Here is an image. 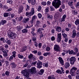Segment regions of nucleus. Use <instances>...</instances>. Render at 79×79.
Returning <instances> with one entry per match:
<instances>
[{
  "label": "nucleus",
  "instance_id": "38",
  "mask_svg": "<svg viewBox=\"0 0 79 79\" xmlns=\"http://www.w3.org/2000/svg\"><path fill=\"white\" fill-rule=\"evenodd\" d=\"M62 35L63 36L64 38H67L68 37V36L67 35V34L65 33H63L62 34Z\"/></svg>",
  "mask_w": 79,
  "mask_h": 79
},
{
  "label": "nucleus",
  "instance_id": "52",
  "mask_svg": "<svg viewBox=\"0 0 79 79\" xmlns=\"http://www.w3.org/2000/svg\"><path fill=\"white\" fill-rule=\"evenodd\" d=\"M76 35V33H73L71 37L72 38H74Z\"/></svg>",
  "mask_w": 79,
  "mask_h": 79
},
{
  "label": "nucleus",
  "instance_id": "16",
  "mask_svg": "<svg viewBox=\"0 0 79 79\" xmlns=\"http://www.w3.org/2000/svg\"><path fill=\"white\" fill-rule=\"evenodd\" d=\"M66 18V15H63L62 16V18L61 19V20H60V22H61V23H62L63 21H65V18Z\"/></svg>",
  "mask_w": 79,
  "mask_h": 79
},
{
  "label": "nucleus",
  "instance_id": "30",
  "mask_svg": "<svg viewBox=\"0 0 79 79\" xmlns=\"http://www.w3.org/2000/svg\"><path fill=\"white\" fill-rule=\"evenodd\" d=\"M12 53V56L14 58H15L16 57V54L17 53L15 51H13Z\"/></svg>",
  "mask_w": 79,
  "mask_h": 79
},
{
  "label": "nucleus",
  "instance_id": "55",
  "mask_svg": "<svg viewBox=\"0 0 79 79\" xmlns=\"http://www.w3.org/2000/svg\"><path fill=\"white\" fill-rule=\"evenodd\" d=\"M8 52H6V53H4V54H3V56L4 57H6L8 56Z\"/></svg>",
  "mask_w": 79,
  "mask_h": 79
},
{
  "label": "nucleus",
  "instance_id": "33",
  "mask_svg": "<svg viewBox=\"0 0 79 79\" xmlns=\"http://www.w3.org/2000/svg\"><path fill=\"white\" fill-rule=\"evenodd\" d=\"M27 49V47L26 46H25L23 47L22 48V52H24V51H26Z\"/></svg>",
  "mask_w": 79,
  "mask_h": 79
},
{
  "label": "nucleus",
  "instance_id": "5",
  "mask_svg": "<svg viewBox=\"0 0 79 79\" xmlns=\"http://www.w3.org/2000/svg\"><path fill=\"white\" fill-rule=\"evenodd\" d=\"M60 45L56 44L54 46V50L55 52H58L60 51Z\"/></svg>",
  "mask_w": 79,
  "mask_h": 79
},
{
  "label": "nucleus",
  "instance_id": "49",
  "mask_svg": "<svg viewBox=\"0 0 79 79\" xmlns=\"http://www.w3.org/2000/svg\"><path fill=\"white\" fill-rule=\"evenodd\" d=\"M34 45L36 48L37 47H38V43L37 42L34 43Z\"/></svg>",
  "mask_w": 79,
  "mask_h": 79
},
{
  "label": "nucleus",
  "instance_id": "18",
  "mask_svg": "<svg viewBox=\"0 0 79 79\" xmlns=\"http://www.w3.org/2000/svg\"><path fill=\"white\" fill-rule=\"evenodd\" d=\"M10 65L11 66L12 68L15 69L16 67V65L14 62L10 64Z\"/></svg>",
  "mask_w": 79,
  "mask_h": 79
},
{
  "label": "nucleus",
  "instance_id": "22",
  "mask_svg": "<svg viewBox=\"0 0 79 79\" xmlns=\"http://www.w3.org/2000/svg\"><path fill=\"white\" fill-rule=\"evenodd\" d=\"M29 19L28 18H24L23 21V23H26L27 21H29Z\"/></svg>",
  "mask_w": 79,
  "mask_h": 79
},
{
  "label": "nucleus",
  "instance_id": "61",
  "mask_svg": "<svg viewBox=\"0 0 79 79\" xmlns=\"http://www.w3.org/2000/svg\"><path fill=\"white\" fill-rule=\"evenodd\" d=\"M37 19V17H36V16H33L32 19L34 20V19Z\"/></svg>",
  "mask_w": 79,
  "mask_h": 79
},
{
  "label": "nucleus",
  "instance_id": "4",
  "mask_svg": "<svg viewBox=\"0 0 79 79\" xmlns=\"http://www.w3.org/2000/svg\"><path fill=\"white\" fill-rule=\"evenodd\" d=\"M76 59L74 57H72L70 59V63L71 65H74L76 62Z\"/></svg>",
  "mask_w": 79,
  "mask_h": 79
},
{
  "label": "nucleus",
  "instance_id": "26",
  "mask_svg": "<svg viewBox=\"0 0 79 79\" xmlns=\"http://www.w3.org/2000/svg\"><path fill=\"white\" fill-rule=\"evenodd\" d=\"M44 69H41L39 72V74L40 75H42L44 74Z\"/></svg>",
  "mask_w": 79,
  "mask_h": 79
},
{
  "label": "nucleus",
  "instance_id": "59",
  "mask_svg": "<svg viewBox=\"0 0 79 79\" xmlns=\"http://www.w3.org/2000/svg\"><path fill=\"white\" fill-rule=\"evenodd\" d=\"M61 69L62 71V73H63L64 74V70L63 69V68L62 67H61L60 68Z\"/></svg>",
  "mask_w": 79,
  "mask_h": 79
},
{
  "label": "nucleus",
  "instance_id": "14",
  "mask_svg": "<svg viewBox=\"0 0 79 79\" xmlns=\"http://www.w3.org/2000/svg\"><path fill=\"white\" fill-rule=\"evenodd\" d=\"M23 6H21L19 7L18 9V13L19 14L23 12Z\"/></svg>",
  "mask_w": 79,
  "mask_h": 79
},
{
  "label": "nucleus",
  "instance_id": "6",
  "mask_svg": "<svg viewBox=\"0 0 79 79\" xmlns=\"http://www.w3.org/2000/svg\"><path fill=\"white\" fill-rule=\"evenodd\" d=\"M37 69L35 67H31V73L32 74H35L36 73V72H37Z\"/></svg>",
  "mask_w": 79,
  "mask_h": 79
},
{
  "label": "nucleus",
  "instance_id": "3",
  "mask_svg": "<svg viewBox=\"0 0 79 79\" xmlns=\"http://www.w3.org/2000/svg\"><path fill=\"white\" fill-rule=\"evenodd\" d=\"M9 37L10 39L14 40L16 37V34L13 33V32H11L9 34Z\"/></svg>",
  "mask_w": 79,
  "mask_h": 79
},
{
  "label": "nucleus",
  "instance_id": "2",
  "mask_svg": "<svg viewBox=\"0 0 79 79\" xmlns=\"http://www.w3.org/2000/svg\"><path fill=\"white\" fill-rule=\"evenodd\" d=\"M22 74H23V76L25 77H28L29 75V73L27 72V69H25L22 71Z\"/></svg>",
  "mask_w": 79,
  "mask_h": 79
},
{
  "label": "nucleus",
  "instance_id": "36",
  "mask_svg": "<svg viewBox=\"0 0 79 79\" xmlns=\"http://www.w3.org/2000/svg\"><path fill=\"white\" fill-rule=\"evenodd\" d=\"M53 17L52 15H48L47 16V18L48 19H52L53 18Z\"/></svg>",
  "mask_w": 79,
  "mask_h": 79
},
{
  "label": "nucleus",
  "instance_id": "50",
  "mask_svg": "<svg viewBox=\"0 0 79 79\" xmlns=\"http://www.w3.org/2000/svg\"><path fill=\"white\" fill-rule=\"evenodd\" d=\"M13 56H10L9 58V61H11L13 59Z\"/></svg>",
  "mask_w": 79,
  "mask_h": 79
},
{
  "label": "nucleus",
  "instance_id": "53",
  "mask_svg": "<svg viewBox=\"0 0 79 79\" xmlns=\"http://www.w3.org/2000/svg\"><path fill=\"white\" fill-rule=\"evenodd\" d=\"M12 23L14 24H16V19H12Z\"/></svg>",
  "mask_w": 79,
  "mask_h": 79
},
{
  "label": "nucleus",
  "instance_id": "63",
  "mask_svg": "<svg viewBox=\"0 0 79 79\" xmlns=\"http://www.w3.org/2000/svg\"><path fill=\"white\" fill-rule=\"evenodd\" d=\"M37 53L38 56H40V55H42V52L40 51L38 52Z\"/></svg>",
  "mask_w": 79,
  "mask_h": 79
},
{
  "label": "nucleus",
  "instance_id": "45",
  "mask_svg": "<svg viewBox=\"0 0 79 79\" xmlns=\"http://www.w3.org/2000/svg\"><path fill=\"white\" fill-rule=\"evenodd\" d=\"M73 13L74 15H77L78 12L76 10H73Z\"/></svg>",
  "mask_w": 79,
  "mask_h": 79
},
{
  "label": "nucleus",
  "instance_id": "15",
  "mask_svg": "<svg viewBox=\"0 0 79 79\" xmlns=\"http://www.w3.org/2000/svg\"><path fill=\"white\" fill-rule=\"evenodd\" d=\"M35 12L34 11V8H32L31 10V11L29 12V16H32V15H33Z\"/></svg>",
  "mask_w": 79,
  "mask_h": 79
},
{
  "label": "nucleus",
  "instance_id": "54",
  "mask_svg": "<svg viewBox=\"0 0 79 79\" xmlns=\"http://www.w3.org/2000/svg\"><path fill=\"white\" fill-rule=\"evenodd\" d=\"M50 9L51 11H55V9L53 8V7L52 6L50 7Z\"/></svg>",
  "mask_w": 79,
  "mask_h": 79
},
{
  "label": "nucleus",
  "instance_id": "23",
  "mask_svg": "<svg viewBox=\"0 0 79 79\" xmlns=\"http://www.w3.org/2000/svg\"><path fill=\"white\" fill-rule=\"evenodd\" d=\"M70 66V64H69V62H66L65 63L64 66L66 69H67V68H69Z\"/></svg>",
  "mask_w": 79,
  "mask_h": 79
},
{
  "label": "nucleus",
  "instance_id": "10",
  "mask_svg": "<svg viewBox=\"0 0 79 79\" xmlns=\"http://www.w3.org/2000/svg\"><path fill=\"white\" fill-rule=\"evenodd\" d=\"M73 1L71 2H70V1H69L68 3V5L70 6L71 8H72L73 10H74L75 8H74V7L73 6Z\"/></svg>",
  "mask_w": 79,
  "mask_h": 79
},
{
  "label": "nucleus",
  "instance_id": "56",
  "mask_svg": "<svg viewBox=\"0 0 79 79\" xmlns=\"http://www.w3.org/2000/svg\"><path fill=\"white\" fill-rule=\"evenodd\" d=\"M23 17L20 16L19 18V21H21V20L23 19Z\"/></svg>",
  "mask_w": 79,
  "mask_h": 79
},
{
  "label": "nucleus",
  "instance_id": "41",
  "mask_svg": "<svg viewBox=\"0 0 79 79\" xmlns=\"http://www.w3.org/2000/svg\"><path fill=\"white\" fill-rule=\"evenodd\" d=\"M5 74H6L7 76H9L10 75V72L8 71H6L5 72Z\"/></svg>",
  "mask_w": 79,
  "mask_h": 79
},
{
  "label": "nucleus",
  "instance_id": "11",
  "mask_svg": "<svg viewBox=\"0 0 79 79\" xmlns=\"http://www.w3.org/2000/svg\"><path fill=\"white\" fill-rule=\"evenodd\" d=\"M58 59L59 60V61H60V64H62V65H64V60H63V58L62 57H59Z\"/></svg>",
  "mask_w": 79,
  "mask_h": 79
},
{
  "label": "nucleus",
  "instance_id": "60",
  "mask_svg": "<svg viewBox=\"0 0 79 79\" xmlns=\"http://www.w3.org/2000/svg\"><path fill=\"white\" fill-rule=\"evenodd\" d=\"M42 47V43H40L38 44V47L40 48Z\"/></svg>",
  "mask_w": 79,
  "mask_h": 79
},
{
  "label": "nucleus",
  "instance_id": "47",
  "mask_svg": "<svg viewBox=\"0 0 79 79\" xmlns=\"http://www.w3.org/2000/svg\"><path fill=\"white\" fill-rule=\"evenodd\" d=\"M41 4L43 5V6H45L47 5V3L46 2H43L41 3Z\"/></svg>",
  "mask_w": 79,
  "mask_h": 79
},
{
  "label": "nucleus",
  "instance_id": "40",
  "mask_svg": "<svg viewBox=\"0 0 79 79\" xmlns=\"http://www.w3.org/2000/svg\"><path fill=\"white\" fill-rule=\"evenodd\" d=\"M56 73H58V74H62V72L60 69H58L57 70V71H56Z\"/></svg>",
  "mask_w": 79,
  "mask_h": 79
},
{
  "label": "nucleus",
  "instance_id": "48",
  "mask_svg": "<svg viewBox=\"0 0 79 79\" xmlns=\"http://www.w3.org/2000/svg\"><path fill=\"white\" fill-rule=\"evenodd\" d=\"M31 34H33V33H34V32L35 31V29L34 28H32L31 29Z\"/></svg>",
  "mask_w": 79,
  "mask_h": 79
},
{
  "label": "nucleus",
  "instance_id": "1",
  "mask_svg": "<svg viewBox=\"0 0 79 79\" xmlns=\"http://www.w3.org/2000/svg\"><path fill=\"white\" fill-rule=\"evenodd\" d=\"M52 5L55 8H58L61 5V1L60 0H54L52 2Z\"/></svg>",
  "mask_w": 79,
  "mask_h": 79
},
{
  "label": "nucleus",
  "instance_id": "13",
  "mask_svg": "<svg viewBox=\"0 0 79 79\" xmlns=\"http://www.w3.org/2000/svg\"><path fill=\"white\" fill-rule=\"evenodd\" d=\"M56 31L57 32H60L61 31V27L60 26H57L56 27Z\"/></svg>",
  "mask_w": 79,
  "mask_h": 79
},
{
  "label": "nucleus",
  "instance_id": "31",
  "mask_svg": "<svg viewBox=\"0 0 79 79\" xmlns=\"http://www.w3.org/2000/svg\"><path fill=\"white\" fill-rule=\"evenodd\" d=\"M51 55V54L50 52H47L44 53L43 54V55L44 56H47L48 55Z\"/></svg>",
  "mask_w": 79,
  "mask_h": 79
},
{
  "label": "nucleus",
  "instance_id": "21",
  "mask_svg": "<svg viewBox=\"0 0 79 79\" xmlns=\"http://www.w3.org/2000/svg\"><path fill=\"white\" fill-rule=\"evenodd\" d=\"M68 52L69 55H76V52L73 51V50H71V51L70 50H69Z\"/></svg>",
  "mask_w": 79,
  "mask_h": 79
},
{
  "label": "nucleus",
  "instance_id": "37",
  "mask_svg": "<svg viewBox=\"0 0 79 79\" xmlns=\"http://www.w3.org/2000/svg\"><path fill=\"white\" fill-rule=\"evenodd\" d=\"M32 40L33 41L34 43L35 42H36L37 41L36 40V37H33L32 38Z\"/></svg>",
  "mask_w": 79,
  "mask_h": 79
},
{
  "label": "nucleus",
  "instance_id": "58",
  "mask_svg": "<svg viewBox=\"0 0 79 79\" xmlns=\"http://www.w3.org/2000/svg\"><path fill=\"white\" fill-rule=\"evenodd\" d=\"M38 16L39 17V18H40H40H42V15L40 13H39L38 15Z\"/></svg>",
  "mask_w": 79,
  "mask_h": 79
},
{
  "label": "nucleus",
  "instance_id": "64",
  "mask_svg": "<svg viewBox=\"0 0 79 79\" xmlns=\"http://www.w3.org/2000/svg\"><path fill=\"white\" fill-rule=\"evenodd\" d=\"M64 39V42H68V37L65 38Z\"/></svg>",
  "mask_w": 79,
  "mask_h": 79
},
{
  "label": "nucleus",
  "instance_id": "17",
  "mask_svg": "<svg viewBox=\"0 0 79 79\" xmlns=\"http://www.w3.org/2000/svg\"><path fill=\"white\" fill-rule=\"evenodd\" d=\"M1 50L2 51V52L4 53H8L9 50L8 49H4L3 48H2L1 49Z\"/></svg>",
  "mask_w": 79,
  "mask_h": 79
},
{
  "label": "nucleus",
  "instance_id": "62",
  "mask_svg": "<svg viewBox=\"0 0 79 79\" xmlns=\"http://www.w3.org/2000/svg\"><path fill=\"white\" fill-rule=\"evenodd\" d=\"M51 39L53 41L54 40H55V37L53 36L51 37Z\"/></svg>",
  "mask_w": 79,
  "mask_h": 79
},
{
  "label": "nucleus",
  "instance_id": "28",
  "mask_svg": "<svg viewBox=\"0 0 79 79\" xmlns=\"http://www.w3.org/2000/svg\"><path fill=\"white\" fill-rule=\"evenodd\" d=\"M10 15V13H5L3 14V16L5 17H8Z\"/></svg>",
  "mask_w": 79,
  "mask_h": 79
},
{
  "label": "nucleus",
  "instance_id": "43",
  "mask_svg": "<svg viewBox=\"0 0 79 79\" xmlns=\"http://www.w3.org/2000/svg\"><path fill=\"white\" fill-rule=\"evenodd\" d=\"M31 4L33 5H34L35 4V0H32L31 1Z\"/></svg>",
  "mask_w": 79,
  "mask_h": 79
},
{
  "label": "nucleus",
  "instance_id": "29",
  "mask_svg": "<svg viewBox=\"0 0 79 79\" xmlns=\"http://www.w3.org/2000/svg\"><path fill=\"white\" fill-rule=\"evenodd\" d=\"M18 56L19 58H20V59H23V58H24V56L22 54H18Z\"/></svg>",
  "mask_w": 79,
  "mask_h": 79
},
{
  "label": "nucleus",
  "instance_id": "34",
  "mask_svg": "<svg viewBox=\"0 0 79 79\" xmlns=\"http://www.w3.org/2000/svg\"><path fill=\"white\" fill-rule=\"evenodd\" d=\"M28 30L27 29H24L23 30H22V31L23 33H26V32H27V31Z\"/></svg>",
  "mask_w": 79,
  "mask_h": 79
},
{
  "label": "nucleus",
  "instance_id": "9",
  "mask_svg": "<svg viewBox=\"0 0 79 79\" xmlns=\"http://www.w3.org/2000/svg\"><path fill=\"white\" fill-rule=\"evenodd\" d=\"M60 14L58 12H56L55 14V15H54V19L56 20H58L60 18Z\"/></svg>",
  "mask_w": 79,
  "mask_h": 79
},
{
  "label": "nucleus",
  "instance_id": "8",
  "mask_svg": "<svg viewBox=\"0 0 79 79\" xmlns=\"http://www.w3.org/2000/svg\"><path fill=\"white\" fill-rule=\"evenodd\" d=\"M37 67L38 68H42V62H41L40 60H38V62L37 63Z\"/></svg>",
  "mask_w": 79,
  "mask_h": 79
},
{
  "label": "nucleus",
  "instance_id": "7",
  "mask_svg": "<svg viewBox=\"0 0 79 79\" xmlns=\"http://www.w3.org/2000/svg\"><path fill=\"white\" fill-rule=\"evenodd\" d=\"M57 41L58 42H60L61 40V34L58 33L57 34Z\"/></svg>",
  "mask_w": 79,
  "mask_h": 79
},
{
  "label": "nucleus",
  "instance_id": "27",
  "mask_svg": "<svg viewBox=\"0 0 79 79\" xmlns=\"http://www.w3.org/2000/svg\"><path fill=\"white\" fill-rule=\"evenodd\" d=\"M77 68L74 66L72 67L70 70L71 71H77Z\"/></svg>",
  "mask_w": 79,
  "mask_h": 79
},
{
  "label": "nucleus",
  "instance_id": "19",
  "mask_svg": "<svg viewBox=\"0 0 79 79\" xmlns=\"http://www.w3.org/2000/svg\"><path fill=\"white\" fill-rule=\"evenodd\" d=\"M28 58L29 59H33L34 60H35V58L34 57V56L32 54H31L29 56H28Z\"/></svg>",
  "mask_w": 79,
  "mask_h": 79
},
{
  "label": "nucleus",
  "instance_id": "51",
  "mask_svg": "<svg viewBox=\"0 0 79 79\" xmlns=\"http://www.w3.org/2000/svg\"><path fill=\"white\" fill-rule=\"evenodd\" d=\"M29 8H30V7L28 5H27V8L26 9V11H28V10H29Z\"/></svg>",
  "mask_w": 79,
  "mask_h": 79
},
{
  "label": "nucleus",
  "instance_id": "25",
  "mask_svg": "<svg viewBox=\"0 0 79 79\" xmlns=\"http://www.w3.org/2000/svg\"><path fill=\"white\" fill-rule=\"evenodd\" d=\"M5 42L6 43L8 44V45H10V44H11V41H10V40L8 39L6 40Z\"/></svg>",
  "mask_w": 79,
  "mask_h": 79
},
{
  "label": "nucleus",
  "instance_id": "44",
  "mask_svg": "<svg viewBox=\"0 0 79 79\" xmlns=\"http://www.w3.org/2000/svg\"><path fill=\"white\" fill-rule=\"evenodd\" d=\"M46 50L47 52H49L50 50V48L49 47H47Z\"/></svg>",
  "mask_w": 79,
  "mask_h": 79
},
{
  "label": "nucleus",
  "instance_id": "35",
  "mask_svg": "<svg viewBox=\"0 0 79 79\" xmlns=\"http://www.w3.org/2000/svg\"><path fill=\"white\" fill-rule=\"evenodd\" d=\"M68 51H64V52H62V56H64L65 55V54H68Z\"/></svg>",
  "mask_w": 79,
  "mask_h": 79
},
{
  "label": "nucleus",
  "instance_id": "20",
  "mask_svg": "<svg viewBox=\"0 0 79 79\" xmlns=\"http://www.w3.org/2000/svg\"><path fill=\"white\" fill-rule=\"evenodd\" d=\"M70 74L72 76H75L76 74V72L74 71L71 70L70 71Z\"/></svg>",
  "mask_w": 79,
  "mask_h": 79
},
{
  "label": "nucleus",
  "instance_id": "57",
  "mask_svg": "<svg viewBox=\"0 0 79 79\" xmlns=\"http://www.w3.org/2000/svg\"><path fill=\"white\" fill-rule=\"evenodd\" d=\"M46 12H48L49 11V8L48 7H47L45 9Z\"/></svg>",
  "mask_w": 79,
  "mask_h": 79
},
{
  "label": "nucleus",
  "instance_id": "24",
  "mask_svg": "<svg viewBox=\"0 0 79 79\" xmlns=\"http://www.w3.org/2000/svg\"><path fill=\"white\" fill-rule=\"evenodd\" d=\"M7 21L6 20H1V24H2V25H4L5 24H6V23Z\"/></svg>",
  "mask_w": 79,
  "mask_h": 79
},
{
  "label": "nucleus",
  "instance_id": "46",
  "mask_svg": "<svg viewBox=\"0 0 79 79\" xmlns=\"http://www.w3.org/2000/svg\"><path fill=\"white\" fill-rule=\"evenodd\" d=\"M42 9V6H38V11H40V10H41Z\"/></svg>",
  "mask_w": 79,
  "mask_h": 79
},
{
  "label": "nucleus",
  "instance_id": "32",
  "mask_svg": "<svg viewBox=\"0 0 79 79\" xmlns=\"http://www.w3.org/2000/svg\"><path fill=\"white\" fill-rule=\"evenodd\" d=\"M75 24L77 26H78L79 25V19L76 20L75 22Z\"/></svg>",
  "mask_w": 79,
  "mask_h": 79
},
{
  "label": "nucleus",
  "instance_id": "12",
  "mask_svg": "<svg viewBox=\"0 0 79 79\" xmlns=\"http://www.w3.org/2000/svg\"><path fill=\"white\" fill-rule=\"evenodd\" d=\"M40 26V22L39 20H37L36 22V24L35 25L36 27L39 28Z\"/></svg>",
  "mask_w": 79,
  "mask_h": 79
},
{
  "label": "nucleus",
  "instance_id": "39",
  "mask_svg": "<svg viewBox=\"0 0 79 79\" xmlns=\"http://www.w3.org/2000/svg\"><path fill=\"white\" fill-rule=\"evenodd\" d=\"M74 51L76 53H76H77L78 52H79V50L78 49V48H74Z\"/></svg>",
  "mask_w": 79,
  "mask_h": 79
},
{
  "label": "nucleus",
  "instance_id": "42",
  "mask_svg": "<svg viewBox=\"0 0 79 79\" xmlns=\"http://www.w3.org/2000/svg\"><path fill=\"white\" fill-rule=\"evenodd\" d=\"M16 29L18 31H21V28L20 27H16Z\"/></svg>",
  "mask_w": 79,
  "mask_h": 79
}]
</instances>
